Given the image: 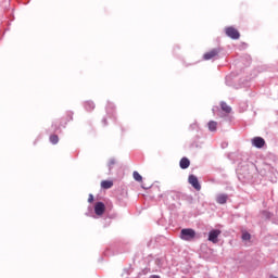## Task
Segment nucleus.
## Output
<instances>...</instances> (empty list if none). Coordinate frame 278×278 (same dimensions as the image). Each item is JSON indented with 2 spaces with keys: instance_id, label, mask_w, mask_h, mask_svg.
Here are the masks:
<instances>
[{
  "instance_id": "nucleus-5",
  "label": "nucleus",
  "mask_w": 278,
  "mask_h": 278,
  "mask_svg": "<svg viewBox=\"0 0 278 278\" xmlns=\"http://www.w3.org/2000/svg\"><path fill=\"white\" fill-rule=\"evenodd\" d=\"M252 144L253 147H255L256 149H262L264 148V144H266V141L264 140V138L262 137H254L252 139Z\"/></svg>"
},
{
  "instance_id": "nucleus-16",
  "label": "nucleus",
  "mask_w": 278,
  "mask_h": 278,
  "mask_svg": "<svg viewBox=\"0 0 278 278\" xmlns=\"http://www.w3.org/2000/svg\"><path fill=\"white\" fill-rule=\"evenodd\" d=\"M242 240H251V233H249V232H243V233H242Z\"/></svg>"
},
{
  "instance_id": "nucleus-18",
  "label": "nucleus",
  "mask_w": 278,
  "mask_h": 278,
  "mask_svg": "<svg viewBox=\"0 0 278 278\" xmlns=\"http://www.w3.org/2000/svg\"><path fill=\"white\" fill-rule=\"evenodd\" d=\"M92 201H94V197L92 194H89L88 203H92Z\"/></svg>"
},
{
  "instance_id": "nucleus-1",
  "label": "nucleus",
  "mask_w": 278,
  "mask_h": 278,
  "mask_svg": "<svg viewBox=\"0 0 278 278\" xmlns=\"http://www.w3.org/2000/svg\"><path fill=\"white\" fill-rule=\"evenodd\" d=\"M194 238H197V231H194V229L184 228L180 231V239L181 240L190 242V241L194 240Z\"/></svg>"
},
{
  "instance_id": "nucleus-11",
  "label": "nucleus",
  "mask_w": 278,
  "mask_h": 278,
  "mask_svg": "<svg viewBox=\"0 0 278 278\" xmlns=\"http://www.w3.org/2000/svg\"><path fill=\"white\" fill-rule=\"evenodd\" d=\"M220 108L226 114H231V106H229L227 103L222 102Z\"/></svg>"
},
{
  "instance_id": "nucleus-3",
  "label": "nucleus",
  "mask_w": 278,
  "mask_h": 278,
  "mask_svg": "<svg viewBox=\"0 0 278 278\" xmlns=\"http://www.w3.org/2000/svg\"><path fill=\"white\" fill-rule=\"evenodd\" d=\"M218 236H220V230L214 229L208 232V241L213 244H217Z\"/></svg>"
},
{
  "instance_id": "nucleus-19",
  "label": "nucleus",
  "mask_w": 278,
  "mask_h": 278,
  "mask_svg": "<svg viewBox=\"0 0 278 278\" xmlns=\"http://www.w3.org/2000/svg\"><path fill=\"white\" fill-rule=\"evenodd\" d=\"M151 278H160V276H155V275H154V276H151Z\"/></svg>"
},
{
  "instance_id": "nucleus-4",
  "label": "nucleus",
  "mask_w": 278,
  "mask_h": 278,
  "mask_svg": "<svg viewBox=\"0 0 278 278\" xmlns=\"http://www.w3.org/2000/svg\"><path fill=\"white\" fill-rule=\"evenodd\" d=\"M94 212L97 216H103V214H105V204L103 202H97L94 205Z\"/></svg>"
},
{
  "instance_id": "nucleus-8",
  "label": "nucleus",
  "mask_w": 278,
  "mask_h": 278,
  "mask_svg": "<svg viewBox=\"0 0 278 278\" xmlns=\"http://www.w3.org/2000/svg\"><path fill=\"white\" fill-rule=\"evenodd\" d=\"M179 166L182 168V170H186V168L190 167V160L188 157H182L180 160Z\"/></svg>"
},
{
  "instance_id": "nucleus-17",
  "label": "nucleus",
  "mask_w": 278,
  "mask_h": 278,
  "mask_svg": "<svg viewBox=\"0 0 278 278\" xmlns=\"http://www.w3.org/2000/svg\"><path fill=\"white\" fill-rule=\"evenodd\" d=\"M116 164V160L111 159L108 163L109 168H112Z\"/></svg>"
},
{
  "instance_id": "nucleus-7",
  "label": "nucleus",
  "mask_w": 278,
  "mask_h": 278,
  "mask_svg": "<svg viewBox=\"0 0 278 278\" xmlns=\"http://www.w3.org/2000/svg\"><path fill=\"white\" fill-rule=\"evenodd\" d=\"M218 53H220V51L218 49H213V50L204 53L203 58H204V60H214V58H216V55H218Z\"/></svg>"
},
{
  "instance_id": "nucleus-6",
  "label": "nucleus",
  "mask_w": 278,
  "mask_h": 278,
  "mask_svg": "<svg viewBox=\"0 0 278 278\" xmlns=\"http://www.w3.org/2000/svg\"><path fill=\"white\" fill-rule=\"evenodd\" d=\"M189 184L192 185V187L195 189V190H201V184H199V178H197V176L194 175H190L189 176Z\"/></svg>"
},
{
  "instance_id": "nucleus-21",
  "label": "nucleus",
  "mask_w": 278,
  "mask_h": 278,
  "mask_svg": "<svg viewBox=\"0 0 278 278\" xmlns=\"http://www.w3.org/2000/svg\"><path fill=\"white\" fill-rule=\"evenodd\" d=\"M269 278H278L277 276H270Z\"/></svg>"
},
{
  "instance_id": "nucleus-9",
  "label": "nucleus",
  "mask_w": 278,
  "mask_h": 278,
  "mask_svg": "<svg viewBox=\"0 0 278 278\" xmlns=\"http://www.w3.org/2000/svg\"><path fill=\"white\" fill-rule=\"evenodd\" d=\"M227 199H228L227 194L222 193L217 195L216 202L219 203V205H225V203H227Z\"/></svg>"
},
{
  "instance_id": "nucleus-13",
  "label": "nucleus",
  "mask_w": 278,
  "mask_h": 278,
  "mask_svg": "<svg viewBox=\"0 0 278 278\" xmlns=\"http://www.w3.org/2000/svg\"><path fill=\"white\" fill-rule=\"evenodd\" d=\"M217 127H218V123L217 122H214V121L208 122V129H210V131H216Z\"/></svg>"
},
{
  "instance_id": "nucleus-12",
  "label": "nucleus",
  "mask_w": 278,
  "mask_h": 278,
  "mask_svg": "<svg viewBox=\"0 0 278 278\" xmlns=\"http://www.w3.org/2000/svg\"><path fill=\"white\" fill-rule=\"evenodd\" d=\"M85 109L87 110V112H92V110H94V102L92 101L85 102Z\"/></svg>"
},
{
  "instance_id": "nucleus-2",
  "label": "nucleus",
  "mask_w": 278,
  "mask_h": 278,
  "mask_svg": "<svg viewBox=\"0 0 278 278\" xmlns=\"http://www.w3.org/2000/svg\"><path fill=\"white\" fill-rule=\"evenodd\" d=\"M225 34L232 40H238V38H240V31L232 26L225 28Z\"/></svg>"
},
{
  "instance_id": "nucleus-20",
  "label": "nucleus",
  "mask_w": 278,
  "mask_h": 278,
  "mask_svg": "<svg viewBox=\"0 0 278 278\" xmlns=\"http://www.w3.org/2000/svg\"><path fill=\"white\" fill-rule=\"evenodd\" d=\"M55 129H60V127H58V125H54Z\"/></svg>"
},
{
  "instance_id": "nucleus-15",
  "label": "nucleus",
  "mask_w": 278,
  "mask_h": 278,
  "mask_svg": "<svg viewBox=\"0 0 278 278\" xmlns=\"http://www.w3.org/2000/svg\"><path fill=\"white\" fill-rule=\"evenodd\" d=\"M132 177H134L135 181H139V182L142 181V176L138 172H134Z\"/></svg>"
},
{
  "instance_id": "nucleus-10",
  "label": "nucleus",
  "mask_w": 278,
  "mask_h": 278,
  "mask_svg": "<svg viewBox=\"0 0 278 278\" xmlns=\"http://www.w3.org/2000/svg\"><path fill=\"white\" fill-rule=\"evenodd\" d=\"M112 186H114V182L112 180H102L101 181V188H103L104 190H110V188H112Z\"/></svg>"
},
{
  "instance_id": "nucleus-14",
  "label": "nucleus",
  "mask_w": 278,
  "mask_h": 278,
  "mask_svg": "<svg viewBox=\"0 0 278 278\" xmlns=\"http://www.w3.org/2000/svg\"><path fill=\"white\" fill-rule=\"evenodd\" d=\"M49 140L51 144H58V142H60V137L58 135H51Z\"/></svg>"
}]
</instances>
